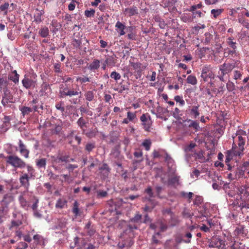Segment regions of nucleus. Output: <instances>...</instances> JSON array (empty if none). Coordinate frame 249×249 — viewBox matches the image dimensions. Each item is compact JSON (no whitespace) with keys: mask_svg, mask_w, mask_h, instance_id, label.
I'll return each instance as SVG.
<instances>
[{"mask_svg":"<svg viewBox=\"0 0 249 249\" xmlns=\"http://www.w3.org/2000/svg\"><path fill=\"white\" fill-rule=\"evenodd\" d=\"M225 90L224 85L220 86L218 88H213L212 89L213 92L215 94V96L218 94H223Z\"/></svg>","mask_w":249,"mask_h":249,"instance_id":"nucleus-38","label":"nucleus"},{"mask_svg":"<svg viewBox=\"0 0 249 249\" xmlns=\"http://www.w3.org/2000/svg\"><path fill=\"white\" fill-rule=\"evenodd\" d=\"M143 153L142 151L139 150L138 151H135L134 153V156L136 158H141L140 160H133V164H135L140 163L143 160L142 158Z\"/></svg>","mask_w":249,"mask_h":249,"instance_id":"nucleus-29","label":"nucleus"},{"mask_svg":"<svg viewBox=\"0 0 249 249\" xmlns=\"http://www.w3.org/2000/svg\"><path fill=\"white\" fill-rule=\"evenodd\" d=\"M85 96L87 100L91 101L94 98L93 92L92 91H88L85 93Z\"/></svg>","mask_w":249,"mask_h":249,"instance_id":"nucleus-54","label":"nucleus"},{"mask_svg":"<svg viewBox=\"0 0 249 249\" xmlns=\"http://www.w3.org/2000/svg\"><path fill=\"white\" fill-rule=\"evenodd\" d=\"M130 66L134 70L137 71V78L140 77L142 76V71L145 69V66H143L142 64L139 62H133L130 60Z\"/></svg>","mask_w":249,"mask_h":249,"instance_id":"nucleus-13","label":"nucleus"},{"mask_svg":"<svg viewBox=\"0 0 249 249\" xmlns=\"http://www.w3.org/2000/svg\"><path fill=\"white\" fill-rule=\"evenodd\" d=\"M67 201L65 198H61L58 199L55 204V207L56 208L63 209L66 206Z\"/></svg>","mask_w":249,"mask_h":249,"instance_id":"nucleus-31","label":"nucleus"},{"mask_svg":"<svg viewBox=\"0 0 249 249\" xmlns=\"http://www.w3.org/2000/svg\"><path fill=\"white\" fill-rule=\"evenodd\" d=\"M212 69L210 65H206L203 67L201 76L205 81H207L209 79L213 77Z\"/></svg>","mask_w":249,"mask_h":249,"instance_id":"nucleus-12","label":"nucleus"},{"mask_svg":"<svg viewBox=\"0 0 249 249\" xmlns=\"http://www.w3.org/2000/svg\"><path fill=\"white\" fill-rule=\"evenodd\" d=\"M208 246L210 248H217L218 249H226V240L224 237L219 235L213 236L207 242Z\"/></svg>","mask_w":249,"mask_h":249,"instance_id":"nucleus-6","label":"nucleus"},{"mask_svg":"<svg viewBox=\"0 0 249 249\" xmlns=\"http://www.w3.org/2000/svg\"><path fill=\"white\" fill-rule=\"evenodd\" d=\"M243 72L242 71L235 70L233 72V79L235 80H241Z\"/></svg>","mask_w":249,"mask_h":249,"instance_id":"nucleus-42","label":"nucleus"},{"mask_svg":"<svg viewBox=\"0 0 249 249\" xmlns=\"http://www.w3.org/2000/svg\"><path fill=\"white\" fill-rule=\"evenodd\" d=\"M41 89L39 91V94L40 96L45 95L50 91L49 85L44 82L41 86Z\"/></svg>","mask_w":249,"mask_h":249,"instance_id":"nucleus-25","label":"nucleus"},{"mask_svg":"<svg viewBox=\"0 0 249 249\" xmlns=\"http://www.w3.org/2000/svg\"><path fill=\"white\" fill-rule=\"evenodd\" d=\"M199 106L198 104L190 107L189 113L191 117L196 119L199 115Z\"/></svg>","mask_w":249,"mask_h":249,"instance_id":"nucleus-21","label":"nucleus"},{"mask_svg":"<svg viewBox=\"0 0 249 249\" xmlns=\"http://www.w3.org/2000/svg\"><path fill=\"white\" fill-rule=\"evenodd\" d=\"M100 67V61L98 59H94L93 62L90 64L88 68L92 71L97 70Z\"/></svg>","mask_w":249,"mask_h":249,"instance_id":"nucleus-33","label":"nucleus"},{"mask_svg":"<svg viewBox=\"0 0 249 249\" xmlns=\"http://www.w3.org/2000/svg\"><path fill=\"white\" fill-rule=\"evenodd\" d=\"M134 244V241L132 238L129 236L123 242H119L118 244V247L120 249H123L124 247H130Z\"/></svg>","mask_w":249,"mask_h":249,"instance_id":"nucleus-18","label":"nucleus"},{"mask_svg":"<svg viewBox=\"0 0 249 249\" xmlns=\"http://www.w3.org/2000/svg\"><path fill=\"white\" fill-rule=\"evenodd\" d=\"M34 196L28 190L22 192L18 197L21 207L25 210H28L31 206V200Z\"/></svg>","mask_w":249,"mask_h":249,"instance_id":"nucleus-7","label":"nucleus"},{"mask_svg":"<svg viewBox=\"0 0 249 249\" xmlns=\"http://www.w3.org/2000/svg\"><path fill=\"white\" fill-rule=\"evenodd\" d=\"M70 89L68 87H61L60 89V93L62 97L69 96Z\"/></svg>","mask_w":249,"mask_h":249,"instance_id":"nucleus-46","label":"nucleus"},{"mask_svg":"<svg viewBox=\"0 0 249 249\" xmlns=\"http://www.w3.org/2000/svg\"><path fill=\"white\" fill-rule=\"evenodd\" d=\"M174 99L177 104H179L180 106H183L185 105V102L183 100L182 97L177 95L175 97Z\"/></svg>","mask_w":249,"mask_h":249,"instance_id":"nucleus-55","label":"nucleus"},{"mask_svg":"<svg viewBox=\"0 0 249 249\" xmlns=\"http://www.w3.org/2000/svg\"><path fill=\"white\" fill-rule=\"evenodd\" d=\"M20 111L23 116L28 115L32 111V108L27 107H22L20 108Z\"/></svg>","mask_w":249,"mask_h":249,"instance_id":"nucleus-47","label":"nucleus"},{"mask_svg":"<svg viewBox=\"0 0 249 249\" xmlns=\"http://www.w3.org/2000/svg\"><path fill=\"white\" fill-rule=\"evenodd\" d=\"M202 7V5L200 3L192 5L189 10L188 9L190 12L188 14V21L196 22L198 18L204 15L201 11Z\"/></svg>","mask_w":249,"mask_h":249,"instance_id":"nucleus-4","label":"nucleus"},{"mask_svg":"<svg viewBox=\"0 0 249 249\" xmlns=\"http://www.w3.org/2000/svg\"><path fill=\"white\" fill-rule=\"evenodd\" d=\"M239 134H237L238 138V147L236 146H232V152L234 155L236 156H240L243 154V152L244 150V145L246 142V132L242 130L239 132Z\"/></svg>","mask_w":249,"mask_h":249,"instance_id":"nucleus-3","label":"nucleus"},{"mask_svg":"<svg viewBox=\"0 0 249 249\" xmlns=\"http://www.w3.org/2000/svg\"><path fill=\"white\" fill-rule=\"evenodd\" d=\"M6 163L15 168H23L26 166L25 162L17 156L10 155L5 158Z\"/></svg>","mask_w":249,"mask_h":249,"instance_id":"nucleus-9","label":"nucleus"},{"mask_svg":"<svg viewBox=\"0 0 249 249\" xmlns=\"http://www.w3.org/2000/svg\"><path fill=\"white\" fill-rule=\"evenodd\" d=\"M145 105L147 106L152 113V109H155L157 106L155 105L152 100H149L145 103Z\"/></svg>","mask_w":249,"mask_h":249,"instance_id":"nucleus-50","label":"nucleus"},{"mask_svg":"<svg viewBox=\"0 0 249 249\" xmlns=\"http://www.w3.org/2000/svg\"><path fill=\"white\" fill-rule=\"evenodd\" d=\"M239 191L241 194L245 196H249V185H245L240 187Z\"/></svg>","mask_w":249,"mask_h":249,"instance_id":"nucleus-36","label":"nucleus"},{"mask_svg":"<svg viewBox=\"0 0 249 249\" xmlns=\"http://www.w3.org/2000/svg\"><path fill=\"white\" fill-rule=\"evenodd\" d=\"M194 157L196 160H197L199 162L202 163L208 159L206 160L205 157L203 155V152L202 150L199 151L198 153H194Z\"/></svg>","mask_w":249,"mask_h":249,"instance_id":"nucleus-27","label":"nucleus"},{"mask_svg":"<svg viewBox=\"0 0 249 249\" xmlns=\"http://www.w3.org/2000/svg\"><path fill=\"white\" fill-rule=\"evenodd\" d=\"M167 113V110L160 106L157 103L155 109H152V113L156 115L159 118L163 119L164 117V114Z\"/></svg>","mask_w":249,"mask_h":249,"instance_id":"nucleus-14","label":"nucleus"},{"mask_svg":"<svg viewBox=\"0 0 249 249\" xmlns=\"http://www.w3.org/2000/svg\"><path fill=\"white\" fill-rule=\"evenodd\" d=\"M238 64L239 61L234 59L231 60L230 62H225L223 64L220 65L219 66L217 77L221 81H226L227 78L226 75L231 72L234 68L238 66Z\"/></svg>","mask_w":249,"mask_h":249,"instance_id":"nucleus-2","label":"nucleus"},{"mask_svg":"<svg viewBox=\"0 0 249 249\" xmlns=\"http://www.w3.org/2000/svg\"><path fill=\"white\" fill-rule=\"evenodd\" d=\"M232 243L230 247V249H249L246 244L242 241H236L234 239L232 241Z\"/></svg>","mask_w":249,"mask_h":249,"instance_id":"nucleus-17","label":"nucleus"},{"mask_svg":"<svg viewBox=\"0 0 249 249\" xmlns=\"http://www.w3.org/2000/svg\"><path fill=\"white\" fill-rule=\"evenodd\" d=\"M97 197H98V198L105 197L107 195V192L106 191H103V190H98L97 192Z\"/></svg>","mask_w":249,"mask_h":249,"instance_id":"nucleus-63","label":"nucleus"},{"mask_svg":"<svg viewBox=\"0 0 249 249\" xmlns=\"http://www.w3.org/2000/svg\"><path fill=\"white\" fill-rule=\"evenodd\" d=\"M224 11L223 9H213L211 11V14L214 18H216Z\"/></svg>","mask_w":249,"mask_h":249,"instance_id":"nucleus-40","label":"nucleus"},{"mask_svg":"<svg viewBox=\"0 0 249 249\" xmlns=\"http://www.w3.org/2000/svg\"><path fill=\"white\" fill-rule=\"evenodd\" d=\"M227 89L229 91H232L235 89V85L234 84L229 81L226 84Z\"/></svg>","mask_w":249,"mask_h":249,"instance_id":"nucleus-58","label":"nucleus"},{"mask_svg":"<svg viewBox=\"0 0 249 249\" xmlns=\"http://www.w3.org/2000/svg\"><path fill=\"white\" fill-rule=\"evenodd\" d=\"M203 202V198L202 196L192 192L188 193V204H190L192 209H196L200 207Z\"/></svg>","mask_w":249,"mask_h":249,"instance_id":"nucleus-8","label":"nucleus"},{"mask_svg":"<svg viewBox=\"0 0 249 249\" xmlns=\"http://www.w3.org/2000/svg\"><path fill=\"white\" fill-rule=\"evenodd\" d=\"M127 117L128 119L130 120L131 122H133L137 118L136 112H132L128 111L127 113Z\"/></svg>","mask_w":249,"mask_h":249,"instance_id":"nucleus-51","label":"nucleus"},{"mask_svg":"<svg viewBox=\"0 0 249 249\" xmlns=\"http://www.w3.org/2000/svg\"><path fill=\"white\" fill-rule=\"evenodd\" d=\"M33 238L36 244L41 246L45 245L44 239L41 235L39 234H36L34 236Z\"/></svg>","mask_w":249,"mask_h":249,"instance_id":"nucleus-37","label":"nucleus"},{"mask_svg":"<svg viewBox=\"0 0 249 249\" xmlns=\"http://www.w3.org/2000/svg\"><path fill=\"white\" fill-rule=\"evenodd\" d=\"M174 116L175 118H177L178 120L180 121V123H182L181 121L182 122H185L186 121L185 116L182 117V114H181V111L177 107L175 108L174 112Z\"/></svg>","mask_w":249,"mask_h":249,"instance_id":"nucleus-26","label":"nucleus"},{"mask_svg":"<svg viewBox=\"0 0 249 249\" xmlns=\"http://www.w3.org/2000/svg\"><path fill=\"white\" fill-rule=\"evenodd\" d=\"M233 38L232 37H228L227 39V43L231 49H236V42L233 41Z\"/></svg>","mask_w":249,"mask_h":249,"instance_id":"nucleus-44","label":"nucleus"},{"mask_svg":"<svg viewBox=\"0 0 249 249\" xmlns=\"http://www.w3.org/2000/svg\"><path fill=\"white\" fill-rule=\"evenodd\" d=\"M31 179L27 175V173L23 174L19 178V182L21 185L24 187L26 190H28L30 186L29 179Z\"/></svg>","mask_w":249,"mask_h":249,"instance_id":"nucleus-16","label":"nucleus"},{"mask_svg":"<svg viewBox=\"0 0 249 249\" xmlns=\"http://www.w3.org/2000/svg\"><path fill=\"white\" fill-rule=\"evenodd\" d=\"M28 247V245L25 242H20L18 244L16 249H26Z\"/></svg>","mask_w":249,"mask_h":249,"instance_id":"nucleus-64","label":"nucleus"},{"mask_svg":"<svg viewBox=\"0 0 249 249\" xmlns=\"http://www.w3.org/2000/svg\"><path fill=\"white\" fill-rule=\"evenodd\" d=\"M145 192L149 196L148 200H149V203H151V204L152 205L151 207H150L148 206H145V209H144L145 211H150L151 209H153L154 207V206H155V205H153V204H152V203L151 202V198L153 197V192H152V189H151V187H148L145 190Z\"/></svg>","mask_w":249,"mask_h":249,"instance_id":"nucleus-22","label":"nucleus"},{"mask_svg":"<svg viewBox=\"0 0 249 249\" xmlns=\"http://www.w3.org/2000/svg\"><path fill=\"white\" fill-rule=\"evenodd\" d=\"M189 230L190 232H188V238H191L192 236L195 235V232H196L198 231V225L196 224H195L189 227Z\"/></svg>","mask_w":249,"mask_h":249,"instance_id":"nucleus-30","label":"nucleus"},{"mask_svg":"<svg viewBox=\"0 0 249 249\" xmlns=\"http://www.w3.org/2000/svg\"><path fill=\"white\" fill-rule=\"evenodd\" d=\"M14 200V197L11 194H8L4 196L1 201L2 207L0 208V211L2 212L1 213L4 214V213L7 212L8 205L13 202Z\"/></svg>","mask_w":249,"mask_h":249,"instance_id":"nucleus-10","label":"nucleus"},{"mask_svg":"<svg viewBox=\"0 0 249 249\" xmlns=\"http://www.w3.org/2000/svg\"><path fill=\"white\" fill-rule=\"evenodd\" d=\"M163 214L165 218L164 221H158L156 223L151 224L150 227L152 229H160V231H164L167 227L174 226L178 223V220L170 209L164 210Z\"/></svg>","mask_w":249,"mask_h":249,"instance_id":"nucleus-1","label":"nucleus"},{"mask_svg":"<svg viewBox=\"0 0 249 249\" xmlns=\"http://www.w3.org/2000/svg\"><path fill=\"white\" fill-rule=\"evenodd\" d=\"M9 4L8 2H5L0 6V10L4 12L3 15L6 16L8 14V9Z\"/></svg>","mask_w":249,"mask_h":249,"instance_id":"nucleus-48","label":"nucleus"},{"mask_svg":"<svg viewBox=\"0 0 249 249\" xmlns=\"http://www.w3.org/2000/svg\"><path fill=\"white\" fill-rule=\"evenodd\" d=\"M66 161V158L65 157L58 156L57 157H53L52 159V163L53 167L57 170L58 166L62 165L63 162Z\"/></svg>","mask_w":249,"mask_h":249,"instance_id":"nucleus-15","label":"nucleus"},{"mask_svg":"<svg viewBox=\"0 0 249 249\" xmlns=\"http://www.w3.org/2000/svg\"><path fill=\"white\" fill-rule=\"evenodd\" d=\"M19 75L18 74L16 70L12 71L11 74L10 75L9 79L14 83L17 84L19 82Z\"/></svg>","mask_w":249,"mask_h":249,"instance_id":"nucleus-32","label":"nucleus"},{"mask_svg":"<svg viewBox=\"0 0 249 249\" xmlns=\"http://www.w3.org/2000/svg\"><path fill=\"white\" fill-rule=\"evenodd\" d=\"M25 167H26L28 171L27 175L31 179H34L36 177V171L34 168L29 164H26Z\"/></svg>","mask_w":249,"mask_h":249,"instance_id":"nucleus-28","label":"nucleus"},{"mask_svg":"<svg viewBox=\"0 0 249 249\" xmlns=\"http://www.w3.org/2000/svg\"><path fill=\"white\" fill-rule=\"evenodd\" d=\"M22 84L26 89H34L37 85V75L34 72L25 74Z\"/></svg>","mask_w":249,"mask_h":249,"instance_id":"nucleus-5","label":"nucleus"},{"mask_svg":"<svg viewBox=\"0 0 249 249\" xmlns=\"http://www.w3.org/2000/svg\"><path fill=\"white\" fill-rule=\"evenodd\" d=\"M239 54L236 52V49H232V50L227 48L225 49L224 53V56L225 57H232L235 58L238 56Z\"/></svg>","mask_w":249,"mask_h":249,"instance_id":"nucleus-19","label":"nucleus"},{"mask_svg":"<svg viewBox=\"0 0 249 249\" xmlns=\"http://www.w3.org/2000/svg\"><path fill=\"white\" fill-rule=\"evenodd\" d=\"M78 207V203L76 201H75L73 203V207L72 208V213H73L75 216H77L79 214Z\"/></svg>","mask_w":249,"mask_h":249,"instance_id":"nucleus-53","label":"nucleus"},{"mask_svg":"<svg viewBox=\"0 0 249 249\" xmlns=\"http://www.w3.org/2000/svg\"><path fill=\"white\" fill-rule=\"evenodd\" d=\"M140 121L142 122V124L144 130L147 132L150 131L152 122L148 113L143 114L140 117Z\"/></svg>","mask_w":249,"mask_h":249,"instance_id":"nucleus-11","label":"nucleus"},{"mask_svg":"<svg viewBox=\"0 0 249 249\" xmlns=\"http://www.w3.org/2000/svg\"><path fill=\"white\" fill-rule=\"evenodd\" d=\"M110 77L116 81L119 80L121 77L120 73L117 72L116 71L112 72L110 74Z\"/></svg>","mask_w":249,"mask_h":249,"instance_id":"nucleus-61","label":"nucleus"},{"mask_svg":"<svg viewBox=\"0 0 249 249\" xmlns=\"http://www.w3.org/2000/svg\"><path fill=\"white\" fill-rule=\"evenodd\" d=\"M31 201V203H33V204L31 206V208L34 211H36L37 210L38 207V200L36 196H34Z\"/></svg>","mask_w":249,"mask_h":249,"instance_id":"nucleus-49","label":"nucleus"},{"mask_svg":"<svg viewBox=\"0 0 249 249\" xmlns=\"http://www.w3.org/2000/svg\"><path fill=\"white\" fill-rule=\"evenodd\" d=\"M115 28L120 36H123L125 34L124 30L126 28V26L121 22L117 21L115 24Z\"/></svg>","mask_w":249,"mask_h":249,"instance_id":"nucleus-23","label":"nucleus"},{"mask_svg":"<svg viewBox=\"0 0 249 249\" xmlns=\"http://www.w3.org/2000/svg\"><path fill=\"white\" fill-rule=\"evenodd\" d=\"M238 22L242 24L244 26H245L248 29H249V22L243 19V18H239Z\"/></svg>","mask_w":249,"mask_h":249,"instance_id":"nucleus-62","label":"nucleus"},{"mask_svg":"<svg viewBox=\"0 0 249 249\" xmlns=\"http://www.w3.org/2000/svg\"><path fill=\"white\" fill-rule=\"evenodd\" d=\"M188 83L191 84L193 85L197 83V79L195 76L189 75L188 76Z\"/></svg>","mask_w":249,"mask_h":249,"instance_id":"nucleus-57","label":"nucleus"},{"mask_svg":"<svg viewBox=\"0 0 249 249\" xmlns=\"http://www.w3.org/2000/svg\"><path fill=\"white\" fill-rule=\"evenodd\" d=\"M188 122L189 123L188 127L193 128L196 132L199 129L200 127L199 125V123L198 122L196 121L188 120Z\"/></svg>","mask_w":249,"mask_h":249,"instance_id":"nucleus-35","label":"nucleus"},{"mask_svg":"<svg viewBox=\"0 0 249 249\" xmlns=\"http://www.w3.org/2000/svg\"><path fill=\"white\" fill-rule=\"evenodd\" d=\"M151 144L152 142L150 139H145L142 144L146 151H149L150 150Z\"/></svg>","mask_w":249,"mask_h":249,"instance_id":"nucleus-43","label":"nucleus"},{"mask_svg":"<svg viewBox=\"0 0 249 249\" xmlns=\"http://www.w3.org/2000/svg\"><path fill=\"white\" fill-rule=\"evenodd\" d=\"M124 13L126 16L132 17L138 14V9L136 7H131L125 8Z\"/></svg>","mask_w":249,"mask_h":249,"instance_id":"nucleus-24","label":"nucleus"},{"mask_svg":"<svg viewBox=\"0 0 249 249\" xmlns=\"http://www.w3.org/2000/svg\"><path fill=\"white\" fill-rule=\"evenodd\" d=\"M76 81L77 82H79L81 84H82L87 82H89L90 80L89 78L86 76H83L77 77L76 79Z\"/></svg>","mask_w":249,"mask_h":249,"instance_id":"nucleus-60","label":"nucleus"},{"mask_svg":"<svg viewBox=\"0 0 249 249\" xmlns=\"http://www.w3.org/2000/svg\"><path fill=\"white\" fill-rule=\"evenodd\" d=\"M18 145L20 154L25 158H28L29 157V151L26 149L25 145L21 140L19 141Z\"/></svg>","mask_w":249,"mask_h":249,"instance_id":"nucleus-20","label":"nucleus"},{"mask_svg":"<svg viewBox=\"0 0 249 249\" xmlns=\"http://www.w3.org/2000/svg\"><path fill=\"white\" fill-rule=\"evenodd\" d=\"M142 215L139 213H137L134 218L131 219V222H134L135 223H139L141 222Z\"/></svg>","mask_w":249,"mask_h":249,"instance_id":"nucleus-56","label":"nucleus"},{"mask_svg":"<svg viewBox=\"0 0 249 249\" xmlns=\"http://www.w3.org/2000/svg\"><path fill=\"white\" fill-rule=\"evenodd\" d=\"M95 10L94 9H91L90 10H86L85 11V16L86 17L90 18L94 16Z\"/></svg>","mask_w":249,"mask_h":249,"instance_id":"nucleus-59","label":"nucleus"},{"mask_svg":"<svg viewBox=\"0 0 249 249\" xmlns=\"http://www.w3.org/2000/svg\"><path fill=\"white\" fill-rule=\"evenodd\" d=\"M85 231L87 232V235L90 236L93 235L95 232V230L92 228H90V223L89 222L86 225Z\"/></svg>","mask_w":249,"mask_h":249,"instance_id":"nucleus-34","label":"nucleus"},{"mask_svg":"<svg viewBox=\"0 0 249 249\" xmlns=\"http://www.w3.org/2000/svg\"><path fill=\"white\" fill-rule=\"evenodd\" d=\"M49 33V29L46 27L41 28L39 34L42 37H46Z\"/></svg>","mask_w":249,"mask_h":249,"instance_id":"nucleus-41","label":"nucleus"},{"mask_svg":"<svg viewBox=\"0 0 249 249\" xmlns=\"http://www.w3.org/2000/svg\"><path fill=\"white\" fill-rule=\"evenodd\" d=\"M7 85L8 82L6 79L3 78H0V90H2V91L4 92V94H6V92L7 91Z\"/></svg>","mask_w":249,"mask_h":249,"instance_id":"nucleus-39","label":"nucleus"},{"mask_svg":"<svg viewBox=\"0 0 249 249\" xmlns=\"http://www.w3.org/2000/svg\"><path fill=\"white\" fill-rule=\"evenodd\" d=\"M46 164V160L45 159H41L36 160V165L38 168H45Z\"/></svg>","mask_w":249,"mask_h":249,"instance_id":"nucleus-45","label":"nucleus"},{"mask_svg":"<svg viewBox=\"0 0 249 249\" xmlns=\"http://www.w3.org/2000/svg\"><path fill=\"white\" fill-rule=\"evenodd\" d=\"M164 153H165V151L162 149L155 150L153 153V157L155 158H160L162 156Z\"/></svg>","mask_w":249,"mask_h":249,"instance_id":"nucleus-52","label":"nucleus"}]
</instances>
